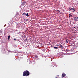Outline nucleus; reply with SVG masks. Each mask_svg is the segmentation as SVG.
Returning <instances> with one entry per match:
<instances>
[{
    "instance_id": "nucleus-1",
    "label": "nucleus",
    "mask_w": 78,
    "mask_h": 78,
    "mask_svg": "<svg viewBox=\"0 0 78 78\" xmlns=\"http://www.w3.org/2000/svg\"><path fill=\"white\" fill-rule=\"evenodd\" d=\"M23 76H29L30 75V72L28 70H26L23 72Z\"/></svg>"
},
{
    "instance_id": "nucleus-2",
    "label": "nucleus",
    "mask_w": 78,
    "mask_h": 78,
    "mask_svg": "<svg viewBox=\"0 0 78 78\" xmlns=\"http://www.w3.org/2000/svg\"><path fill=\"white\" fill-rule=\"evenodd\" d=\"M58 46L59 47V48H62V49H64V46L62 45V44H59Z\"/></svg>"
},
{
    "instance_id": "nucleus-3",
    "label": "nucleus",
    "mask_w": 78,
    "mask_h": 78,
    "mask_svg": "<svg viewBox=\"0 0 78 78\" xmlns=\"http://www.w3.org/2000/svg\"><path fill=\"white\" fill-rule=\"evenodd\" d=\"M26 3V2L25 1H24L22 3V5L23 6H24L25 5Z\"/></svg>"
},
{
    "instance_id": "nucleus-4",
    "label": "nucleus",
    "mask_w": 78,
    "mask_h": 78,
    "mask_svg": "<svg viewBox=\"0 0 78 78\" xmlns=\"http://www.w3.org/2000/svg\"><path fill=\"white\" fill-rule=\"evenodd\" d=\"M77 18L76 17H74V20H75V21H77Z\"/></svg>"
},
{
    "instance_id": "nucleus-5",
    "label": "nucleus",
    "mask_w": 78,
    "mask_h": 78,
    "mask_svg": "<svg viewBox=\"0 0 78 78\" xmlns=\"http://www.w3.org/2000/svg\"><path fill=\"white\" fill-rule=\"evenodd\" d=\"M66 76V74H65V73H63L62 74V77H64V76Z\"/></svg>"
},
{
    "instance_id": "nucleus-6",
    "label": "nucleus",
    "mask_w": 78,
    "mask_h": 78,
    "mask_svg": "<svg viewBox=\"0 0 78 78\" xmlns=\"http://www.w3.org/2000/svg\"><path fill=\"white\" fill-rule=\"evenodd\" d=\"M69 10L70 11H72V8L70 7L69 8Z\"/></svg>"
},
{
    "instance_id": "nucleus-7",
    "label": "nucleus",
    "mask_w": 78,
    "mask_h": 78,
    "mask_svg": "<svg viewBox=\"0 0 78 78\" xmlns=\"http://www.w3.org/2000/svg\"><path fill=\"white\" fill-rule=\"evenodd\" d=\"M10 38V35H9L8 36V40H9V38Z\"/></svg>"
},
{
    "instance_id": "nucleus-8",
    "label": "nucleus",
    "mask_w": 78,
    "mask_h": 78,
    "mask_svg": "<svg viewBox=\"0 0 78 78\" xmlns=\"http://www.w3.org/2000/svg\"><path fill=\"white\" fill-rule=\"evenodd\" d=\"M54 48L56 50V49H58V47H54Z\"/></svg>"
},
{
    "instance_id": "nucleus-9",
    "label": "nucleus",
    "mask_w": 78,
    "mask_h": 78,
    "mask_svg": "<svg viewBox=\"0 0 78 78\" xmlns=\"http://www.w3.org/2000/svg\"><path fill=\"white\" fill-rule=\"evenodd\" d=\"M72 9H73V10H74L73 11V12H74V11H75V8H74V7Z\"/></svg>"
},
{
    "instance_id": "nucleus-10",
    "label": "nucleus",
    "mask_w": 78,
    "mask_h": 78,
    "mask_svg": "<svg viewBox=\"0 0 78 78\" xmlns=\"http://www.w3.org/2000/svg\"><path fill=\"white\" fill-rule=\"evenodd\" d=\"M35 57L36 58H38V56L37 55H35Z\"/></svg>"
},
{
    "instance_id": "nucleus-11",
    "label": "nucleus",
    "mask_w": 78,
    "mask_h": 78,
    "mask_svg": "<svg viewBox=\"0 0 78 78\" xmlns=\"http://www.w3.org/2000/svg\"><path fill=\"white\" fill-rule=\"evenodd\" d=\"M26 16L27 17H28L29 16V15H28V13H27L26 14Z\"/></svg>"
},
{
    "instance_id": "nucleus-12",
    "label": "nucleus",
    "mask_w": 78,
    "mask_h": 78,
    "mask_svg": "<svg viewBox=\"0 0 78 78\" xmlns=\"http://www.w3.org/2000/svg\"><path fill=\"white\" fill-rule=\"evenodd\" d=\"M66 44H67V43H68V41L66 40Z\"/></svg>"
},
{
    "instance_id": "nucleus-13",
    "label": "nucleus",
    "mask_w": 78,
    "mask_h": 78,
    "mask_svg": "<svg viewBox=\"0 0 78 78\" xmlns=\"http://www.w3.org/2000/svg\"><path fill=\"white\" fill-rule=\"evenodd\" d=\"M23 37L24 38V39H25V37H26V35H24L23 36Z\"/></svg>"
},
{
    "instance_id": "nucleus-14",
    "label": "nucleus",
    "mask_w": 78,
    "mask_h": 78,
    "mask_svg": "<svg viewBox=\"0 0 78 78\" xmlns=\"http://www.w3.org/2000/svg\"><path fill=\"white\" fill-rule=\"evenodd\" d=\"M23 15H26V13L25 12L23 13Z\"/></svg>"
},
{
    "instance_id": "nucleus-15",
    "label": "nucleus",
    "mask_w": 78,
    "mask_h": 78,
    "mask_svg": "<svg viewBox=\"0 0 78 78\" xmlns=\"http://www.w3.org/2000/svg\"><path fill=\"white\" fill-rule=\"evenodd\" d=\"M51 67L53 68V67H54V66H53V65H52Z\"/></svg>"
},
{
    "instance_id": "nucleus-16",
    "label": "nucleus",
    "mask_w": 78,
    "mask_h": 78,
    "mask_svg": "<svg viewBox=\"0 0 78 78\" xmlns=\"http://www.w3.org/2000/svg\"><path fill=\"white\" fill-rule=\"evenodd\" d=\"M25 20L26 21H28V19H26Z\"/></svg>"
},
{
    "instance_id": "nucleus-17",
    "label": "nucleus",
    "mask_w": 78,
    "mask_h": 78,
    "mask_svg": "<svg viewBox=\"0 0 78 78\" xmlns=\"http://www.w3.org/2000/svg\"><path fill=\"white\" fill-rule=\"evenodd\" d=\"M14 41H16V39L14 38Z\"/></svg>"
},
{
    "instance_id": "nucleus-18",
    "label": "nucleus",
    "mask_w": 78,
    "mask_h": 78,
    "mask_svg": "<svg viewBox=\"0 0 78 78\" xmlns=\"http://www.w3.org/2000/svg\"><path fill=\"white\" fill-rule=\"evenodd\" d=\"M26 41H28V40L27 39V38H26Z\"/></svg>"
},
{
    "instance_id": "nucleus-19",
    "label": "nucleus",
    "mask_w": 78,
    "mask_h": 78,
    "mask_svg": "<svg viewBox=\"0 0 78 78\" xmlns=\"http://www.w3.org/2000/svg\"><path fill=\"white\" fill-rule=\"evenodd\" d=\"M77 19H78V17H77Z\"/></svg>"
},
{
    "instance_id": "nucleus-20",
    "label": "nucleus",
    "mask_w": 78,
    "mask_h": 78,
    "mask_svg": "<svg viewBox=\"0 0 78 78\" xmlns=\"http://www.w3.org/2000/svg\"><path fill=\"white\" fill-rule=\"evenodd\" d=\"M74 28H75V27H74Z\"/></svg>"
},
{
    "instance_id": "nucleus-21",
    "label": "nucleus",
    "mask_w": 78,
    "mask_h": 78,
    "mask_svg": "<svg viewBox=\"0 0 78 78\" xmlns=\"http://www.w3.org/2000/svg\"><path fill=\"white\" fill-rule=\"evenodd\" d=\"M77 13L78 14V12H77Z\"/></svg>"
}]
</instances>
